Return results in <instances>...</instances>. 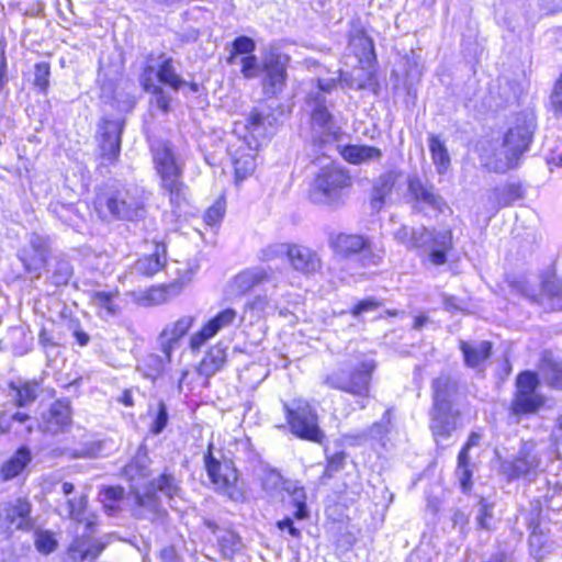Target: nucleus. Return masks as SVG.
I'll use <instances>...</instances> for the list:
<instances>
[{"label":"nucleus","mask_w":562,"mask_h":562,"mask_svg":"<svg viewBox=\"0 0 562 562\" xmlns=\"http://www.w3.org/2000/svg\"><path fill=\"white\" fill-rule=\"evenodd\" d=\"M431 407L429 411V429L436 443L442 445L451 438L461 419L458 407L460 385L457 379L441 373L431 381Z\"/></svg>","instance_id":"nucleus-1"},{"label":"nucleus","mask_w":562,"mask_h":562,"mask_svg":"<svg viewBox=\"0 0 562 562\" xmlns=\"http://www.w3.org/2000/svg\"><path fill=\"white\" fill-rule=\"evenodd\" d=\"M330 106L333 103H329L319 91H311L306 97L305 109L310 117L308 138L315 154L313 162L321 159L316 156L318 151H322L323 159L329 160L325 149L337 140L340 132Z\"/></svg>","instance_id":"nucleus-2"},{"label":"nucleus","mask_w":562,"mask_h":562,"mask_svg":"<svg viewBox=\"0 0 562 562\" xmlns=\"http://www.w3.org/2000/svg\"><path fill=\"white\" fill-rule=\"evenodd\" d=\"M94 210L102 221H137L144 217L145 199L137 189L108 186L95 195Z\"/></svg>","instance_id":"nucleus-3"},{"label":"nucleus","mask_w":562,"mask_h":562,"mask_svg":"<svg viewBox=\"0 0 562 562\" xmlns=\"http://www.w3.org/2000/svg\"><path fill=\"white\" fill-rule=\"evenodd\" d=\"M536 123L531 115L520 113L503 137V142L494 151V171L504 173L516 168L520 157L528 150L532 140Z\"/></svg>","instance_id":"nucleus-4"},{"label":"nucleus","mask_w":562,"mask_h":562,"mask_svg":"<svg viewBox=\"0 0 562 562\" xmlns=\"http://www.w3.org/2000/svg\"><path fill=\"white\" fill-rule=\"evenodd\" d=\"M158 493L168 499L180 497L182 493L181 481L172 473L165 471L158 477L143 484H133L132 494L136 505L135 515L151 519L161 513Z\"/></svg>","instance_id":"nucleus-5"},{"label":"nucleus","mask_w":562,"mask_h":562,"mask_svg":"<svg viewBox=\"0 0 562 562\" xmlns=\"http://www.w3.org/2000/svg\"><path fill=\"white\" fill-rule=\"evenodd\" d=\"M375 369V361L371 358H363L347 372L345 369L328 374L324 383L331 389L350 393L361 397L358 402L361 409L367 407L363 398L369 396L370 382Z\"/></svg>","instance_id":"nucleus-6"},{"label":"nucleus","mask_w":562,"mask_h":562,"mask_svg":"<svg viewBox=\"0 0 562 562\" xmlns=\"http://www.w3.org/2000/svg\"><path fill=\"white\" fill-rule=\"evenodd\" d=\"M350 186L351 178L347 171L333 164L326 165L312 184L310 199L315 204L336 205Z\"/></svg>","instance_id":"nucleus-7"},{"label":"nucleus","mask_w":562,"mask_h":562,"mask_svg":"<svg viewBox=\"0 0 562 562\" xmlns=\"http://www.w3.org/2000/svg\"><path fill=\"white\" fill-rule=\"evenodd\" d=\"M509 285L515 293L546 312L562 310V281L554 276L543 277L539 289L527 280H514Z\"/></svg>","instance_id":"nucleus-8"},{"label":"nucleus","mask_w":562,"mask_h":562,"mask_svg":"<svg viewBox=\"0 0 562 562\" xmlns=\"http://www.w3.org/2000/svg\"><path fill=\"white\" fill-rule=\"evenodd\" d=\"M213 443L204 453V467L215 490L234 502L244 499V487L238 480V473L231 460H218L214 457Z\"/></svg>","instance_id":"nucleus-9"},{"label":"nucleus","mask_w":562,"mask_h":562,"mask_svg":"<svg viewBox=\"0 0 562 562\" xmlns=\"http://www.w3.org/2000/svg\"><path fill=\"white\" fill-rule=\"evenodd\" d=\"M541 465V454L535 440H526L512 458L502 460L501 472L508 481H533Z\"/></svg>","instance_id":"nucleus-10"},{"label":"nucleus","mask_w":562,"mask_h":562,"mask_svg":"<svg viewBox=\"0 0 562 562\" xmlns=\"http://www.w3.org/2000/svg\"><path fill=\"white\" fill-rule=\"evenodd\" d=\"M539 384L538 374L532 371H524L517 375L516 392L510 403L513 415L535 414L544 405V397L537 392Z\"/></svg>","instance_id":"nucleus-11"},{"label":"nucleus","mask_w":562,"mask_h":562,"mask_svg":"<svg viewBox=\"0 0 562 562\" xmlns=\"http://www.w3.org/2000/svg\"><path fill=\"white\" fill-rule=\"evenodd\" d=\"M284 408L291 431L296 437L313 442L322 441L324 434L318 427L317 415L306 402L297 401L292 406L284 404Z\"/></svg>","instance_id":"nucleus-12"},{"label":"nucleus","mask_w":562,"mask_h":562,"mask_svg":"<svg viewBox=\"0 0 562 562\" xmlns=\"http://www.w3.org/2000/svg\"><path fill=\"white\" fill-rule=\"evenodd\" d=\"M52 252V239L48 235L33 232L27 235V243L18 251L26 273L40 279L47 258Z\"/></svg>","instance_id":"nucleus-13"},{"label":"nucleus","mask_w":562,"mask_h":562,"mask_svg":"<svg viewBox=\"0 0 562 562\" xmlns=\"http://www.w3.org/2000/svg\"><path fill=\"white\" fill-rule=\"evenodd\" d=\"M124 122L120 120L103 119L98 128L101 165H114L121 154L122 133Z\"/></svg>","instance_id":"nucleus-14"},{"label":"nucleus","mask_w":562,"mask_h":562,"mask_svg":"<svg viewBox=\"0 0 562 562\" xmlns=\"http://www.w3.org/2000/svg\"><path fill=\"white\" fill-rule=\"evenodd\" d=\"M407 190L414 201V207L418 211L428 207L443 213L448 209L445 199L437 192L434 184L423 182L417 176L407 178Z\"/></svg>","instance_id":"nucleus-15"},{"label":"nucleus","mask_w":562,"mask_h":562,"mask_svg":"<svg viewBox=\"0 0 562 562\" xmlns=\"http://www.w3.org/2000/svg\"><path fill=\"white\" fill-rule=\"evenodd\" d=\"M425 241L420 248L428 252L430 262L435 266H442L448 260V254L453 249V233L451 229L437 231L426 227Z\"/></svg>","instance_id":"nucleus-16"},{"label":"nucleus","mask_w":562,"mask_h":562,"mask_svg":"<svg viewBox=\"0 0 562 562\" xmlns=\"http://www.w3.org/2000/svg\"><path fill=\"white\" fill-rule=\"evenodd\" d=\"M239 319L234 308H225L212 317L199 331L190 338V348L200 349L210 338L214 337L220 330L227 328Z\"/></svg>","instance_id":"nucleus-17"},{"label":"nucleus","mask_w":562,"mask_h":562,"mask_svg":"<svg viewBox=\"0 0 562 562\" xmlns=\"http://www.w3.org/2000/svg\"><path fill=\"white\" fill-rule=\"evenodd\" d=\"M259 147L254 146L246 139H238L236 145L229 146V154L232 156L235 179L243 181L248 178L256 169L255 151Z\"/></svg>","instance_id":"nucleus-18"},{"label":"nucleus","mask_w":562,"mask_h":562,"mask_svg":"<svg viewBox=\"0 0 562 562\" xmlns=\"http://www.w3.org/2000/svg\"><path fill=\"white\" fill-rule=\"evenodd\" d=\"M285 496H288V503L292 508L291 516H285L283 519L278 520L276 527H293V519L303 520L310 516V509L306 504V491L299 482L292 481V483H288Z\"/></svg>","instance_id":"nucleus-19"},{"label":"nucleus","mask_w":562,"mask_h":562,"mask_svg":"<svg viewBox=\"0 0 562 562\" xmlns=\"http://www.w3.org/2000/svg\"><path fill=\"white\" fill-rule=\"evenodd\" d=\"M71 423V408L68 400L55 401L43 414L40 425L43 432L56 435L65 430Z\"/></svg>","instance_id":"nucleus-20"},{"label":"nucleus","mask_w":562,"mask_h":562,"mask_svg":"<svg viewBox=\"0 0 562 562\" xmlns=\"http://www.w3.org/2000/svg\"><path fill=\"white\" fill-rule=\"evenodd\" d=\"M193 323L194 317L186 315L165 326L158 340L161 352L166 355L167 360H171L172 352L179 340L187 335Z\"/></svg>","instance_id":"nucleus-21"},{"label":"nucleus","mask_w":562,"mask_h":562,"mask_svg":"<svg viewBox=\"0 0 562 562\" xmlns=\"http://www.w3.org/2000/svg\"><path fill=\"white\" fill-rule=\"evenodd\" d=\"M32 505L25 498H16L0 508V524L7 527H32Z\"/></svg>","instance_id":"nucleus-22"},{"label":"nucleus","mask_w":562,"mask_h":562,"mask_svg":"<svg viewBox=\"0 0 562 562\" xmlns=\"http://www.w3.org/2000/svg\"><path fill=\"white\" fill-rule=\"evenodd\" d=\"M349 48L359 63L370 67L376 60L373 40L359 24L352 25L349 33Z\"/></svg>","instance_id":"nucleus-23"},{"label":"nucleus","mask_w":562,"mask_h":562,"mask_svg":"<svg viewBox=\"0 0 562 562\" xmlns=\"http://www.w3.org/2000/svg\"><path fill=\"white\" fill-rule=\"evenodd\" d=\"M288 260L294 270L304 274L315 273L322 268L317 252L302 245L291 244Z\"/></svg>","instance_id":"nucleus-24"},{"label":"nucleus","mask_w":562,"mask_h":562,"mask_svg":"<svg viewBox=\"0 0 562 562\" xmlns=\"http://www.w3.org/2000/svg\"><path fill=\"white\" fill-rule=\"evenodd\" d=\"M154 162L158 175H183L184 164L169 143H158L154 148Z\"/></svg>","instance_id":"nucleus-25"},{"label":"nucleus","mask_w":562,"mask_h":562,"mask_svg":"<svg viewBox=\"0 0 562 562\" xmlns=\"http://www.w3.org/2000/svg\"><path fill=\"white\" fill-rule=\"evenodd\" d=\"M273 121H276L273 115L263 114L258 110H254L249 113L248 117L246 119L245 128L254 138V146H261L263 142L273 135Z\"/></svg>","instance_id":"nucleus-26"},{"label":"nucleus","mask_w":562,"mask_h":562,"mask_svg":"<svg viewBox=\"0 0 562 562\" xmlns=\"http://www.w3.org/2000/svg\"><path fill=\"white\" fill-rule=\"evenodd\" d=\"M402 177V172L396 169H390L374 179L370 199V205L373 211L379 212L385 204L386 198L392 193L396 181Z\"/></svg>","instance_id":"nucleus-27"},{"label":"nucleus","mask_w":562,"mask_h":562,"mask_svg":"<svg viewBox=\"0 0 562 562\" xmlns=\"http://www.w3.org/2000/svg\"><path fill=\"white\" fill-rule=\"evenodd\" d=\"M44 268H46V281L54 286L67 285L74 274L72 265L61 254L53 256Z\"/></svg>","instance_id":"nucleus-28"},{"label":"nucleus","mask_w":562,"mask_h":562,"mask_svg":"<svg viewBox=\"0 0 562 562\" xmlns=\"http://www.w3.org/2000/svg\"><path fill=\"white\" fill-rule=\"evenodd\" d=\"M104 544L89 536L76 538L68 548V555L74 562H93L103 551Z\"/></svg>","instance_id":"nucleus-29"},{"label":"nucleus","mask_w":562,"mask_h":562,"mask_svg":"<svg viewBox=\"0 0 562 562\" xmlns=\"http://www.w3.org/2000/svg\"><path fill=\"white\" fill-rule=\"evenodd\" d=\"M160 188L164 194L168 195L170 204L181 207L187 203L188 187L183 182V175H158Z\"/></svg>","instance_id":"nucleus-30"},{"label":"nucleus","mask_w":562,"mask_h":562,"mask_svg":"<svg viewBox=\"0 0 562 562\" xmlns=\"http://www.w3.org/2000/svg\"><path fill=\"white\" fill-rule=\"evenodd\" d=\"M271 281V273L263 267H252L245 269L234 278V286L240 293L245 294L255 286Z\"/></svg>","instance_id":"nucleus-31"},{"label":"nucleus","mask_w":562,"mask_h":562,"mask_svg":"<svg viewBox=\"0 0 562 562\" xmlns=\"http://www.w3.org/2000/svg\"><path fill=\"white\" fill-rule=\"evenodd\" d=\"M459 347L463 355L465 366L472 369L479 368L492 355V342L487 340L475 344L460 340Z\"/></svg>","instance_id":"nucleus-32"},{"label":"nucleus","mask_w":562,"mask_h":562,"mask_svg":"<svg viewBox=\"0 0 562 562\" xmlns=\"http://www.w3.org/2000/svg\"><path fill=\"white\" fill-rule=\"evenodd\" d=\"M149 465L150 459L148 457V451L145 447H140L135 457L124 469V473L130 480L131 486L133 484H143L146 482L145 480L150 473Z\"/></svg>","instance_id":"nucleus-33"},{"label":"nucleus","mask_w":562,"mask_h":562,"mask_svg":"<svg viewBox=\"0 0 562 562\" xmlns=\"http://www.w3.org/2000/svg\"><path fill=\"white\" fill-rule=\"evenodd\" d=\"M156 77L161 85L168 86L175 91L187 85V81L177 74L173 59L165 54H160L158 57Z\"/></svg>","instance_id":"nucleus-34"},{"label":"nucleus","mask_w":562,"mask_h":562,"mask_svg":"<svg viewBox=\"0 0 562 562\" xmlns=\"http://www.w3.org/2000/svg\"><path fill=\"white\" fill-rule=\"evenodd\" d=\"M31 459L30 449L27 447H20L15 453L2 464L0 470L2 481L16 477L31 462Z\"/></svg>","instance_id":"nucleus-35"},{"label":"nucleus","mask_w":562,"mask_h":562,"mask_svg":"<svg viewBox=\"0 0 562 562\" xmlns=\"http://www.w3.org/2000/svg\"><path fill=\"white\" fill-rule=\"evenodd\" d=\"M382 155L381 149L369 145H347L342 150L344 158L355 165L380 160Z\"/></svg>","instance_id":"nucleus-36"},{"label":"nucleus","mask_w":562,"mask_h":562,"mask_svg":"<svg viewBox=\"0 0 562 562\" xmlns=\"http://www.w3.org/2000/svg\"><path fill=\"white\" fill-rule=\"evenodd\" d=\"M226 362V349L220 345L213 346L205 353L198 368L199 373L206 378L213 376Z\"/></svg>","instance_id":"nucleus-37"},{"label":"nucleus","mask_w":562,"mask_h":562,"mask_svg":"<svg viewBox=\"0 0 562 562\" xmlns=\"http://www.w3.org/2000/svg\"><path fill=\"white\" fill-rule=\"evenodd\" d=\"M9 389L14 392V405L18 407H26L37 398L40 383L35 380L25 381L23 383L10 382Z\"/></svg>","instance_id":"nucleus-38"},{"label":"nucleus","mask_w":562,"mask_h":562,"mask_svg":"<svg viewBox=\"0 0 562 562\" xmlns=\"http://www.w3.org/2000/svg\"><path fill=\"white\" fill-rule=\"evenodd\" d=\"M290 57L279 48L270 47L262 54V76H272L286 71Z\"/></svg>","instance_id":"nucleus-39"},{"label":"nucleus","mask_w":562,"mask_h":562,"mask_svg":"<svg viewBox=\"0 0 562 562\" xmlns=\"http://www.w3.org/2000/svg\"><path fill=\"white\" fill-rule=\"evenodd\" d=\"M48 212L59 220L64 225L78 229L82 217L74 204H65L59 201H53L48 204Z\"/></svg>","instance_id":"nucleus-40"},{"label":"nucleus","mask_w":562,"mask_h":562,"mask_svg":"<svg viewBox=\"0 0 562 562\" xmlns=\"http://www.w3.org/2000/svg\"><path fill=\"white\" fill-rule=\"evenodd\" d=\"M288 483H292V481L284 479L276 470H269L265 472L261 485L269 497L281 498L284 501V493H286Z\"/></svg>","instance_id":"nucleus-41"},{"label":"nucleus","mask_w":562,"mask_h":562,"mask_svg":"<svg viewBox=\"0 0 562 562\" xmlns=\"http://www.w3.org/2000/svg\"><path fill=\"white\" fill-rule=\"evenodd\" d=\"M366 240L360 235L339 234L331 241V246L338 255L349 257L359 254L366 246Z\"/></svg>","instance_id":"nucleus-42"},{"label":"nucleus","mask_w":562,"mask_h":562,"mask_svg":"<svg viewBox=\"0 0 562 562\" xmlns=\"http://www.w3.org/2000/svg\"><path fill=\"white\" fill-rule=\"evenodd\" d=\"M425 226L409 227L407 225H402L393 233L394 238L409 250L420 248V243L425 241Z\"/></svg>","instance_id":"nucleus-43"},{"label":"nucleus","mask_w":562,"mask_h":562,"mask_svg":"<svg viewBox=\"0 0 562 562\" xmlns=\"http://www.w3.org/2000/svg\"><path fill=\"white\" fill-rule=\"evenodd\" d=\"M274 305L267 295H257L245 303L244 316L240 317V322L249 315L250 322L258 321L261 317L272 313Z\"/></svg>","instance_id":"nucleus-44"},{"label":"nucleus","mask_w":562,"mask_h":562,"mask_svg":"<svg viewBox=\"0 0 562 562\" xmlns=\"http://www.w3.org/2000/svg\"><path fill=\"white\" fill-rule=\"evenodd\" d=\"M431 159L439 175L446 173L450 166V156L445 143L437 135H430L428 138Z\"/></svg>","instance_id":"nucleus-45"},{"label":"nucleus","mask_w":562,"mask_h":562,"mask_svg":"<svg viewBox=\"0 0 562 562\" xmlns=\"http://www.w3.org/2000/svg\"><path fill=\"white\" fill-rule=\"evenodd\" d=\"M170 361L171 360H167L165 353L164 356L149 353L137 366V370L142 372L145 378L154 381L164 373L166 364Z\"/></svg>","instance_id":"nucleus-46"},{"label":"nucleus","mask_w":562,"mask_h":562,"mask_svg":"<svg viewBox=\"0 0 562 562\" xmlns=\"http://www.w3.org/2000/svg\"><path fill=\"white\" fill-rule=\"evenodd\" d=\"M393 412L391 408L386 409L380 420L374 422L369 428H367L371 442H378L385 446V441L392 428Z\"/></svg>","instance_id":"nucleus-47"},{"label":"nucleus","mask_w":562,"mask_h":562,"mask_svg":"<svg viewBox=\"0 0 562 562\" xmlns=\"http://www.w3.org/2000/svg\"><path fill=\"white\" fill-rule=\"evenodd\" d=\"M124 497V488L121 486H106L99 493V499L102 503L108 516H114L120 509V503Z\"/></svg>","instance_id":"nucleus-48"},{"label":"nucleus","mask_w":562,"mask_h":562,"mask_svg":"<svg viewBox=\"0 0 562 562\" xmlns=\"http://www.w3.org/2000/svg\"><path fill=\"white\" fill-rule=\"evenodd\" d=\"M108 443L109 442L106 440L91 441L83 445L80 449H64L61 454L68 457L69 459L99 458L105 454Z\"/></svg>","instance_id":"nucleus-49"},{"label":"nucleus","mask_w":562,"mask_h":562,"mask_svg":"<svg viewBox=\"0 0 562 562\" xmlns=\"http://www.w3.org/2000/svg\"><path fill=\"white\" fill-rule=\"evenodd\" d=\"M493 196L498 207L512 205L524 198V189L520 183H507L502 188H495Z\"/></svg>","instance_id":"nucleus-50"},{"label":"nucleus","mask_w":562,"mask_h":562,"mask_svg":"<svg viewBox=\"0 0 562 562\" xmlns=\"http://www.w3.org/2000/svg\"><path fill=\"white\" fill-rule=\"evenodd\" d=\"M38 345L46 357L47 366H50L60 355V344L58 339L53 331L43 327L38 333Z\"/></svg>","instance_id":"nucleus-51"},{"label":"nucleus","mask_w":562,"mask_h":562,"mask_svg":"<svg viewBox=\"0 0 562 562\" xmlns=\"http://www.w3.org/2000/svg\"><path fill=\"white\" fill-rule=\"evenodd\" d=\"M218 544L225 558L232 559L234 554L243 549L240 537L233 529H217Z\"/></svg>","instance_id":"nucleus-52"},{"label":"nucleus","mask_w":562,"mask_h":562,"mask_svg":"<svg viewBox=\"0 0 562 562\" xmlns=\"http://www.w3.org/2000/svg\"><path fill=\"white\" fill-rule=\"evenodd\" d=\"M159 246H156V251L149 256L139 258L135 262V271L139 274L151 277L160 271L165 266V258H161L158 252Z\"/></svg>","instance_id":"nucleus-53"},{"label":"nucleus","mask_w":562,"mask_h":562,"mask_svg":"<svg viewBox=\"0 0 562 562\" xmlns=\"http://www.w3.org/2000/svg\"><path fill=\"white\" fill-rule=\"evenodd\" d=\"M256 49V43L251 37L240 35L237 36L232 42V49L229 56L226 61L228 65H236L238 61V56H248L251 55Z\"/></svg>","instance_id":"nucleus-54"},{"label":"nucleus","mask_w":562,"mask_h":562,"mask_svg":"<svg viewBox=\"0 0 562 562\" xmlns=\"http://www.w3.org/2000/svg\"><path fill=\"white\" fill-rule=\"evenodd\" d=\"M288 72H279L272 76H262L261 86L263 94L272 98L277 97L284 90L286 86Z\"/></svg>","instance_id":"nucleus-55"},{"label":"nucleus","mask_w":562,"mask_h":562,"mask_svg":"<svg viewBox=\"0 0 562 562\" xmlns=\"http://www.w3.org/2000/svg\"><path fill=\"white\" fill-rule=\"evenodd\" d=\"M542 372L547 384L553 389L562 390V360L546 361L542 366Z\"/></svg>","instance_id":"nucleus-56"},{"label":"nucleus","mask_w":562,"mask_h":562,"mask_svg":"<svg viewBox=\"0 0 562 562\" xmlns=\"http://www.w3.org/2000/svg\"><path fill=\"white\" fill-rule=\"evenodd\" d=\"M149 414L153 416L149 432L154 436H158L166 429L169 423V413L166 403L159 401L156 411L154 413L149 411Z\"/></svg>","instance_id":"nucleus-57"},{"label":"nucleus","mask_w":562,"mask_h":562,"mask_svg":"<svg viewBox=\"0 0 562 562\" xmlns=\"http://www.w3.org/2000/svg\"><path fill=\"white\" fill-rule=\"evenodd\" d=\"M94 306L103 311L105 317L115 316L119 306L114 303V294L105 291H97L92 295Z\"/></svg>","instance_id":"nucleus-58"},{"label":"nucleus","mask_w":562,"mask_h":562,"mask_svg":"<svg viewBox=\"0 0 562 562\" xmlns=\"http://www.w3.org/2000/svg\"><path fill=\"white\" fill-rule=\"evenodd\" d=\"M237 64H240V72L245 79H255L261 74L262 59L259 60L254 54L241 56Z\"/></svg>","instance_id":"nucleus-59"},{"label":"nucleus","mask_w":562,"mask_h":562,"mask_svg":"<svg viewBox=\"0 0 562 562\" xmlns=\"http://www.w3.org/2000/svg\"><path fill=\"white\" fill-rule=\"evenodd\" d=\"M50 65L47 61H40L34 66V87L46 95L49 88Z\"/></svg>","instance_id":"nucleus-60"},{"label":"nucleus","mask_w":562,"mask_h":562,"mask_svg":"<svg viewBox=\"0 0 562 562\" xmlns=\"http://www.w3.org/2000/svg\"><path fill=\"white\" fill-rule=\"evenodd\" d=\"M145 91L151 94V106L158 109L164 114L170 111L171 97L161 86L158 85Z\"/></svg>","instance_id":"nucleus-61"},{"label":"nucleus","mask_w":562,"mask_h":562,"mask_svg":"<svg viewBox=\"0 0 562 562\" xmlns=\"http://www.w3.org/2000/svg\"><path fill=\"white\" fill-rule=\"evenodd\" d=\"M35 547L38 552L49 554L57 548V540L48 529H36Z\"/></svg>","instance_id":"nucleus-62"},{"label":"nucleus","mask_w":562,"mask_h":562,"mask_svg":"<svg viewBox=\"0 0 562 562\" xmlns=\"http://www.w3.org/2000/svg\"><path fill=\"white\" fill-rule=\"evenodd\" d=\"M347 454L344 451L326 456L327 464L322 477L331 479L336 473L344 469Z\"/></svg>","instance_id":"nucleus-63"},{"label":"nucleus","mask_w":562,"mask_h":562,"mask_svg":"<svg viewBox=\"0 0 562 562\" xmlns=\"http://www.w3.org/2000/svg\"><path fill=\"white\" fill-rule=\"evenodd\" d=\"M154 61H155L154 55L150 54L147 57V63H146L145 67L143 68V71L140 74L139 81H140V85H142L144 90H148V89H150L153 87L158 86L155 82V79H154V76L156 75V71H157L156 70V65L151 64Z\"/></svg>","instance_id":"nucleus-64"}]
</instances>
